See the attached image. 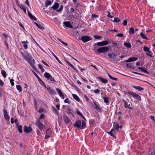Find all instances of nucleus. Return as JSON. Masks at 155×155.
Returning <instances> with one entry per match:
<instances>
[{
	"instance_id": "nucleus-1",
	"label": "nucleus",
	"mask_w": 155,
	"mask_h": 155,
	"mask_svg": "<svg viewBox=\"0 0 155 155\" xmlns=\"http://www.w3.org/2000/svg\"><path fill=\"white\" fill-rule=\"evenodd\" d=\"M74 126L78 128L82 129L86 127V122L84 120H82V123L81 120H78L76 121L74 123Z\"/></svg>"
},
{
	"instance_id": "nucleus-2",
	"label": "nucleus",
	"mask_w": 155,
	"mask_h": 155,
	"mask_svg": "<svg viewBox=\"0 0 155 155\" xmlns=\"http://www.w3.org/2000/svg\"><path fill=\"white\" fill-rule=\"evenodd\" d=\"M128 93L129 94L132 96L133 97L136 98L137 99L140 101L141 100L140 96L135 92L129 91H128Z\"/></svg>"
},
{
	"instance_id": "nucleus-3",
	"label": "nucleus",
	"mask_w": 155,
	"mask_h": 155,
	"mask_svg": "<svg viewBox=\"0 0 155 155\" xmlns=\"http://www.w3.org/2000/svg\"><path fill=\"white\" fill-rule=\"evenodd\" d=\"M35 124L41 130H42L45 128V126L39 120H38L36 121Z\"/></svg>"
},
{
	"instance_id": "nucleus-4",
	"label": "nucleus",
	"mask_w": 155,
	"mask_h": 155,
	"mask_svg": "<svg viewBox=\"0 0 155 155\" xmlns=\"http://www.w3.org/2000/svg\"><path fill=\"white\" fill-rule=\"evenodd\" d=\"M109 48L107 47H102L99 48L97 50L98 53H105L108 51Z\"/></svg>"
},
{
	"instance_id": "nucleus-5",
	"label": "nucleus",
	"mask_w": 155,
	"mask_h": 155,
	"mask_svg": "<svg viewBox=\"0 0 155 155\" xmlns=\"http://www.w3.org/2000/svg\"><path fill=\"white\" fill-rule=\"evenodd\" d=\"M118 129L112 128L109 132H107V133L110 135L112 137H114L116 138V137L114 134H116L118 131Z\"/></svg>"
},
{
	"instance_id": "nucleus-6",
	"label": "nucleus",
	"mask_w": 155,
	"mask_h": 155,
	"mask_svg": "<svg viewBox=\"0 0 155 155\" xmlns=\"http://www.w3.org/2000/svg\"><path fill=\"white\" fill-rule=\"evenodd\" d=\"M25 59L30 65L35 63V60L33 59L32 58L31 56H28V57L25 58Z\"/></svg>"
},
{
	"instance_id": "nucleus-7",
	"label": "nucleus",
	"mask_w": 155,
	"mask_h": 155,
	"mask_svg": "<svg viewBox=\"0 0 155 155\" xmlns=\"http://www.w3.org/2000/svg\"><path fill=\"white\" fill-rule=\"evenodd\" d=\"M4 116L5 120L9 122L10 120V117L8 114L7 111L5 109L3 110Z\"/></svg>"
},
{
	"instance_id": "nucleus-8",
	"label": "nucleus",
	"mask_w": 155,
	"mask_h": 155,
	"mask_svg": "<svg viewBox=\"0 0 155 155\" xmlns=\"http://www.w3.org/2000/svg\"><path fill=\"white\" fill-rule=\"evenodd\" d=\"M81 39L83 42L85 43L89 41L91 39H90V37L88 36H84L81 37Z\"/></svg>"
},
{
	"instance_id": "nucleus-9",
	"label": "nucleus",
	"mask_w": 155,
	"mask_h": 155,
	"mask_svg": "<svg viewBox=\"0 0 155 155\" xmlns=\"http://www.w3.org/2000/svg\"><path fill=\"white\" fill-rule=\"evenodd\" d=\"M32 130V129L31 126L29 125L28 127L25 126L24 127V131L26 133H29Z\"/></svg>"
},
{
	"instance_id": "nucleus-10",
	"label": "nucleus",
	"mask_w": 155,
	"mask_h": 155,
	"mask_svg": "<svg viewBox=\"0 0 155 155\" xmlns=\"http://www.w3.org/2000/svg\"><path fill=\"white\" fill-rule=\"evenodd\" d=\"M51 134L52 132L51 129H47L46 132L45 139H47L50 137Z\"/></svg>"
},
{
	"instance_id": "nucleus-11",
	"label": "nucleus",
	"mask_w": 155,
	"mask_h": 155,
	"mask_svg": "<svg viewBox=\"0 0 155 155\" xmlns=\"http://www.w3.org/2000/svg\"><path fill=\"white\" fill-rule=\"evenodd\" d=\"M109 43L107 41H104L100 42H98L96 43V45L99 46H103L108 45Z\"/></svg>"
},
{
	"instance_id": "nucleus-12",
	"label": "nucleus",
	"mask_w": 155,
	"mask_h": 155,
	"mask_svg": "<svg viewBox=\"0 0 155 155\" xmlns=\"http://www.w3.org/2000/svg\"><path fill=\"white\" fill-rule=\"evenodd\" d=\"M56 90L58 92V95L62 99H64V96L63 93L62 92L61 90L59 88H56Z\"/></svg>"
},
{
	"instance_id": "nucleus-13",
	"label": "nucleus",
	"mask_w": 155,
	"mask_h": 155,
	"mask_svg": "<svg viewBox=\"0 0 155 155\" xmlns=\"http://www.w3.org/2000/svg\"><path fill=\"white\" fill-rule=\"evenodd\" d=\"M46 88L49 91V93L50 94H55L56 92L52 88L49 86H48L47 87H46Z\"/></svg>"
},
{
	"instance_id": "nucleus-14",
	"label": "nucleus",
	"mask_w": 155,
	"mask_h": 155,
	"mask_svg": "<svg viewBox=\"0 0 155 155\" xmlns=\"http://www.w3.org/2000/svg\"><path fill=\"white\" fill-rule=\"evenodd\" d=\"M138 59V58L137 57H131L129 58L128 59L125 61V62L128 63L132 61H134L137 60Z\"/></svg>"
},
{
	"instance_id": "nucleus-15",
	"label": "nucleus",
	"mask_w": 155,
	"mask_h": 155,
	"mask_svg": "<svg viewBox=\"0 0 155 155\" xmlns=\"http://www.w3.org/2000/svg\"><path fill=\"white\" fill-rule=\"evenodd\" d=\"M122 100L124 102V107L126 108H128L130 110H132L133 109V108H132L130 107V104H128L127 102H126L124 99H122Z\"/></svg>"
},
{
	"instance_id": "nucleus-16",
	"label": "nucleus",
	"mask_w": 155,
	"mask_h": 155,
	"mask_svg": "<svg viewBox=\"0 0 155 155\" xmlns=\"http://www.w3.org/2000/svg\"><path fill=\"white\" fill-rule=\"evenodd\" d=\"M21 43L22 44L23 47H24L25 49H27L28 48V44L29 43L27 41H21Z\"/></svg>"
},
{
	"instance_id": "nucleus-17",
	"label": "nucleus",
	"mask_w": 155,
	"mask_h": 155,
	"mask_svg": "<svg viewBox=\"0 0 155 155\" xmlns=\"http://www.w3.org/2000/svg\"><path fill=\"white\" fill-rule=\"evenodd\" d=\"M63 24L67 27L71 28H73L70 21H64Z\"/></svg>"
},
{
	"instance_id": "nucleus-18",
	"label": "nucleus",
	"mask_w": 155,
	"mask_h": 155,
	"mask_svg": "<svg viewBox=\"0 0 155 155\" xmlns=\"http://www.w3.org/2000/svg\"><path fill=\"white\" fill-rule=\"evenodd\" d=\"M63 119L65 123L67 124H68L71 121L70 119L66 116H65L64 117Z\"/></svg>"
},
{
	"instance_id": "nucleus-19",
	"label": "nucleus",
	"mask_w": 155,
	"mask_h": 155,
	"mask_svg": "<svg viewBox=\"0 0 155 155\" xmlns=\"http://www.w3.org/2000/svg\"><path fill=\"white\" fill-rule=\"evenodd\" d=\"M28 14L29 18L33 20L36 21V18L33 15L31 14L29 11H28Z\"/></svg>"
},
{
	"instance_id": "nucleus-20",
	"label": "nucleus",
	"mask_w": 155,
	"mask_h": 155,
	"mask_svg": "<svg viewBox=\"0 0 155 155\" xmlns=\"http://www.w3.org/2000/svg\"><path fill=\"white\" fill-rule=\"evenodd\" d=\"M38 79L40 84L42 86L45 87V88H46V86L45 83L41 79V78H38Z\"/></svg>"
},
{
	"instance_id": "nucleus-21",
	"label": "nucleus",
	"mask_w": 155,
	"mask_h": 155,
	"mask_svg": "<svg viewBox=\"0 0 155 155\" xmlns=\"http://www.w3.org/2000/svg\"><path fill=\"white\" fill-rule=\"evenodd\" d=\"M113 128L117 129L119 130V126L117 122H115L114 123Z\"/></svg>"
},
{
	"instance_id": "nucleus-22",
	"label": "nucleus",
	"mask_w": 155,
	"mask_h": 155,
	"mask_svg": "<svg viewBox=\"0 0 155 155\" xmlns=\"http://www.w3.org/2000/svg\"><path fill=\"white\" fill-rule=\"evenodd\" d=\"M72 97L74 99L78 102L80 101V99L78 97L76 94H73Z\"/></svg>"
},
{
	"instance_id": "nucleus-23",
	"label": "nucleus",
	"mask_w": 155,
	"mask_h": 155,
	"mask_svg": "<svg viewBox=\"0 0 155 155\" xmlns=\"http://www.w3.org/2000/svg\"><path fill=\"white\" fill-rule=\"evenodd\" d=\"M59 7V4L58 3L55 2L54 5L52 7V8L54 10H56Z\"/></svg>"
},
{
	"instance_id": "nucleus-24",
	"label": "nucleus",
	"mask_w": 155,
	"mask_h": 155,
	"mask_svg": "<svg viewBox=\"0 0 155 155\" xmlns=\"http://www.w3.org/2000/svg\"><path fill=\"white\" fill-rule=\"evenodd\" d=\"M134 64L132 63H130L126 64V66L127 68L133 69L134 68L133 65Z\"/></svg>"
},
{
	"instance_id": "nucleus-25",
	"label": "nucleus",
	"mask_w": 155,
	"mask_h": 155,
	"mask_svg": "<svg viewBox=\"0 0 155 155\" xmlns=\"http://www.w3.org/2000/svg\"><path fill=\"white\" fill-rule=\"evenodd\" d=\"M133 87L139 91H141L144 90L143 88L138 86H133Z\"/></svg>"
},
{
	"instance_id": "nucleus-26",
	"label": "nucleus",
	"mask_w": 155,
	"mask_h": 155,
	"mask_svg": "<svg viewBox=\"0 0 155 155\" xmlns=\"http://www.w3.org/2000/svg\"><path fill=\"white\" fill-rule=\"evenodd\" d=\"M94 107L97 110V111H100V108L99 106L98 105H97L96 103L94 102Z\"/></svg>"
},
{
	"instance_id": "nucleus-27",
	"label": "nucleus",
	"mask_w": 155,
	"mask_h": 155,
	"mask_svg": "<svg viewBox=\"0 0 155 155\" xmlns=\"http://www.w3.org/2000/svg\"><path fill=\"white\" fill-rule=\"evenodd\" d=\"M103 99L104 100V102L106 104H108L109 103V97L105 96L103 97Z\"/></svg>"
},
{
	"instance_id": "nucleus-28",
	"label": "nucleus",
	"mask_w": 155,
	"mask_h": 155,
	"mask_svg": "<svg viewBox=\"0 0 155 155\" xmlns=\"http://www.w3.org/2000/svg\"><path fill=\"white\" fill-rule=\"evenodd\" d=\"M16 127H17L19 132L20 133H22V126L21 125H18L16 126Z\"/></svg>"
},
{
	"instance_id": "nucleus-29",
	"label": "nucleus",
	"mask_w": 155,
	"mask_h": 155,
	"mask_svg": "<svg viewBox=\"0 0 155 155\" xmlns=\"http://www.w3.org/2000/svg\"><path fill=\"white\" fill-rule=\"evenodd\" d=\"M64 60L65 62L68 64L69 65H70L72 68L74 69H75V68L74 66L71 64L70 62H69L67 59H64Z\"/></svg>"
},
{
	"instance_id": "nucleus-30",
	"label": "nucleus",
	"mask_w": 155,
	"mask_h": 155,
	"mask_svg": "<svg viewBox=\"0 0 155 155\" xmlns=\"http://www.w3.org/2000/svg\"><path fill=\"white\" fill-rule=\"evenodd\" d=\"M140 36L142 38L145 39L146 40L148 39V38L146 37L145 35L144 34H143L142 32H141V33H140Z\"/></svg>"
},
{
	"instance_id": "nucleus-31",
	"label": "nucleus",
	"mask_w": 155,
	"mask_h": 155,
	"mask_svg": "<svg viewBox=\"0 0 155 155\" xmlns=\"http://www.w3.org/2000/svg\"><path fill=\"white\" fill-rule=\"evenodd\" d=\"M100 80L103 83L106 84L107 83L108 81L105 78H99Z\"/></svg>"
},
{
	"instance_id": "nucleus-32",
	"label": "nucleus",
	"mask_w": 155,
	"mask_h": 155,
	"mask_svg": "<svg viewBox=\"0 0 155 155\" xmlns=\"http://www.w3.org/2000/svg\"><path fill=\"white\" fill-rule=\"evenodd\" d=\"M129 32L130 34H133L134 32V30L133 28H129Z\"/></svg>"
},
{
	"instance_id": "nucleus-33",
	"label": "nucleus",
	"mask_w": 155,
	"mask_h": 155,
	"mask_svg": "<svg viewBox=\"0 0 155 155\" xmlns=\"http://www.w3.org/2000/svg\"><path fill=\"white\" fill-rule=\"evenodd\" d=\"M52 111L56 115H58V113L56 108L53 106H52Z\"/></svg>"
},
{
	"instance_id": "nucleus-34",
	"label": "nucleus",
	"mask_w": 155,
	"mask_h": 155,
	"mask_svg": "<svg viewBox=\"0 0 155 155\" xmlns=\"http://www.w3.org/2000/svg\"><path fill=\"white\" fill-rule=\"evenodd\" d=\"M120 19L118 18H115L114 20L112 21L113 22L118 23L120 21Z\"/></svg>"
},
{
	"instance_id": "nucleus-35",
	"label": "nucleus",
	"mask_w": 155,
	"mask_h": 155,
	"mask_svg": "<svg viewBox=\"0 0 155 155\" xmlns=\"http://www.w3.org/2000/svg\"><path fill=\"white\" fill-rule=\"evenodd\" d=\"M51 53L55 57L57 60L59 62V63L60 64H62L61 62L58 59V58L55 55V54L52 52H51Z\"/></svg>"
},
{
	"instance_id": "nucleus-36",
	"label": "nucleus",
	"mask_w": 155,
	"mask_h": 155,
	"mask_svg": "<svg viewBox=\"0 0 155 155\" xmlns=\"http://www.w3.org/2000/svg\"><path fill=\"white\" fill-rule=\"evenodd\" d=\"M35 24L37 25V26L39 28H40V29H44V28L41 24H38L36 22H35Z\"/></svg>"
},
{
	"instance_id": "nucleus-37",
	"label": "nucleus",
	"mask_w": 155,
	"mask_h": 155,
	"mask_svg": "<svg viewBox=\"0 0 155 155\" xmlns=\"http://www.w3.org/2000/svg\"><path fill=\"white\" fill-rule=\"evenodd\" d=\"M44 76L45 78H51V74L47 72H45V73Z\"/></svg>"
},
{
	"instance_id": "nucleus-38",
	"label": "nucleus",
	"mask_w": 155,
	"mask_h": 155,
	"mask_svg": "<svg viewBox=\"0 0 155 155\" xmlns=\"http://www.w3.org/2000/svg\"><path fill=\"white\" fill-rule=\"evenodd\" d=\"M1 73L4 78H5L6 76V74L5 71L4 70H1Z\"/></svg>"
},
{
	"instance_id": "nucleus-39",
	"label": "nucleus",
	"mask_w": 155,
	"mask_h": 155,
	"mask_svg": "<svg viewBox=\"0 0 155 155\" xmlns=\"http://www.w3.org/2000/svg\"><path fill=\"white\" fill-rule=\"evenodd\" d=\"M143 49L145 51L148 52L149 53H150V52L149 51V48L146 46L143 47Z\"/></svg>"
},
{
	"instance_id": "nucleus-40",
	"label": "nucleus",
	"mask_w": 155,
	"mask_h": 155,
	"mask_svg": "<svg viewBox=\"0 0 155 155\" xmlns=\"http://www.w3.org/2000/svg\"><path fill=\"white\" fill-rule=\"evenodd\" d=\"M51 4V2L49 0H47L46 1L45 3V5L47 7L48 5H50Z\"/></svg>"
},
{
	"instance_id": "nucleus-41",
	"label": "nucleus",
	"mask_w": 155,
	"mask_h": 155,
	"mask_svg": "<svg viewBox=\"0 0 155 155\" xmlns=\"http://www.w3.org/2000/svg\"><path fill=\"white\" fill-rule=\"evenodd\" d=\"M138 68L141 70L142 71L144 72H147V70L146 69V68H142V67H139Z\"/></svg>"
},
{
	"instance_id": "nucleus-42",
	"label": "nucleus",
	"mask_w": 155,
	"mask_h": 155,
	"mask_svg": "<svg viewBox=\"0 0 155 155\" xmlns=\"http://www.w3.org/2000/svg\"><path fill=\"white\" fill-rule=\"evenodd\" d=\"M124 45L127 48H130L131 47V45L129 43H124Z\"/></svg>"
},
{
	"instance_id": "nucleus-43",
	"label": "nucleus",
	"mask_w": 155,
	"mask_h": 155,
	"mask_svg": "<svg viewBox=\"0 0 155 155\" xmlns=\"http://www.w3.org/2000/svg\"><path fill=\"white\" fill-rule=\"evenodd\" d=\"M107 55L110 58H112L113 57H116L117 56L114 53L109 54Z\"/></svg>"
},
{
	"instance_id": "nucleus-44",
	"label": "nucleus",
	"mask_w": 155,
	"mask_h": 155,
	"mask_svg": "<svg viewBox=\"0 0 155 155\" xmlns=\"http://www.w3.org/2000/svg\"><path fill=\"white\" fill-rule=\"evenodd\" d=\"M21 9H22L24 12L25 13H26V7L25 6L23 5H21Z\"/></svg>"
},
{
	"instance_id": "nucleus-45",
	"label": "nucleus",
	"mask_w": 155,
	"mask_h": 155,
	"mask_svg": "<svg viewBox=\"0 0 155 155\" xmlns=\"http://www.w3.org/2000/svg\"><path fill=\"white\" fill-rule=\"evenodd\" d=\"M77 113L80 116H81V117L84 118L85 120H86L84 117L83 116V115L78 110H77L76 111Z\"/></svg>"
},
{
	"instance_id": "nucleus-46",
	"label": "nucleus",
	"mask_w": 155,
	"mask_h": 155,
	"mask_svg": "<svg viewBox=\"0 0 155 155\" xmlns=\"http://www.w3.org/2000/svg\"><path fill=\"white\" fill-rule=\"evenodd\" d=\"M16 88L19 91H21V87L20 85H17Z\"/></svg>"
},
{
	"instance_id": "nucleus-47",
	"label": "nucleus",
	"mask_w": 155,
	"mask_h": 155,
	"mask_svg": "<svg viewBox=\"0 0 155 155\" xmlns=\"http://www.w3.org/2000/svg\"><path fill=\"white\" fill-rule=\"evenodd\" d=\"M63 6L62 5H61L59 9L57 10L56 11L57 12H61L63 9Z\"/></svg>"
},
{
	"instance_id": "nucleus-48",
	"label": "nucleus",
	"mask_w": 155,
	"mask_h": 155,
	"mask_svg": "<svg viewBox=\"0 0 155 155\" xmlns=\"http://www.w3.org/2000/svg\"><path fill=\"white\" fill-rule=\"evenodd\" d=\"M45 116L43 114H41L40 117L39 118V119L38 120H41V119L44 118Z\"/></svg>"
},
{
	"instance_id": "nucleus-49",
	"label": "nucleus",
	"mask_w": 155,
	"mask_h": 155,
	"mask_svg": "<svg viewBox=\"0 0 155 155\" xmlns=\"http://www.w3.org/2000/svg\"><path fill=\"white\" fill-rule=\"evenodd\" d=\"M94 37L96 39H100L101 38V36H98V35H94Z\"/></svg>"
},
{
	"instance_id": "nucleus-50",
	"label": "nucleus",
	"mask_w": 155,
	"mask_h": 155,
	"mask_svg": "<svg viewBox=\"0 0 155 155\" xmlns=\"http://www.w3.org/2000/svg\"><path fill=\"white\" fill-rule=\"evenodd\" d=\"M64 102L65 103H68V104H70V101H69V99L68 98H66L65 99L64 101Z\"/></svg>"
},
{
	"instance_id": "nucleus-51",
	"label": "nucleus",
	"mask_w": 155,
	"mask_h": 155,
	"mask_svg": "<svg viewBox=\"0 0 155 155\" xmlns=\"http://www.w3.org/2000/svg\"><path fill=\"white\" fill-rule=\"evenodd\" d=\"M123 24L124 26H126L127 24V21L126 20H125L123 22Z\"/></svg>"
},
{
	"instance_id": "nucleus-52",
	"label": "nucleus",
	"mask_w": 155,
	"mask_h": 155,
	"mask_svg": "<svg viewBox=\"0 0 155 155\" xmlns=\"http://www.w3.org/2000/svg\"><path fill=\"white\" fill-rule=\"evenodd\" d=\"M10 82L11 83V85L13 86L14 85V80L13 79H11L10 80Z\"/></svg>"
},
{
	"instance_id": "nucleus-53",
	"label": "nucleus",
	"mask_w": 155,
	"mask_h": 155,
	"mask_svg": "<svg viewBox=\"0 0 155 155\" xmlns=\"http://www.w3.org/2000/svg\"><path fill=\"white\" fill-rule=\"evenodd\" d=\"M14 122L15 123L16 126L19 125V123L17 119H15V120Z\"/></svg>"
},
{
	"instance_id": "nucleus-54",
	"label": "nucleus",
	"mask_w": 155,
	"mask_h": 155,
	"mask_svg": "<svg viewBox=\"0 0 155 155\" xmlns=\"http://www.w3.org/2000/svg\"><path fill=\"white\" fill-rule=\"evenodd\" d=\"M91 17L93 18H97L98 16V15L93 14L92 15Z\"/></svg>"
},
{
	"instance_id": "nucleus-55",
	"label": "nucleus",
	"mask_w": 155,
	"mask_h": 155,
	"mask_svg": "<svg viewBox=\"0 0 155 155\" xmlns=\"http://www.w3.org/2000/svg\"><path fill=\"white\" fill-rule=\"evenodd\" d=\"M34 64H31L30 65V66L31 67L35 70H36V69L35 67V66L34 65Z\"/></svg>"
},
{
	"instance_id": "nucleus-56",
	"label": "nucleus",
	"mask_w": 155,
	"mask_h": 155,
	"mask_svg": "<svg viewBox=\"0 0 155 155\" xmlns=\"http://www.w3.org/2000/svg\"><path fill=\"white\" fill-rule=\"evenodd\" d=\"M107 17L110 18H113L114 16H111L110 15V12H108V14L107 15Z\"/></svg>"
},
{
	"instance_id": "nucleus-57",
	"label": "nucleus",
	"mask_w": 155,
	"mask_h": 155,
	"mask_svg": "<svg viewBox=\"0 0 155 155\" xmlns=\"http://www.w3.org/2000/svg\"><path fill=\"white\" fill-rule=\"evenodd\" d=\"M100 92V90L98 89L95 90L94 91V92L95 93H99Z\"/></svg>"
},
{
	"instance_id": "nucleus-58",
	"label": "nucleus",
	"mask_w": 155,
	"mask_h": 155,
	"mask_svg": "<svg viewBox=\"0 0 155 155\" xmlns=\"http://www.w3.org/2000/svg\"><path fill=\"white\" fill-rule=\"evenodd\" d=\"M124 36V35L122 34H119L117 35V36L118 37H123Z\"/></svg>"
},
{
	"instance_id": "nucleus-59",
	"label": "nucleus",
	"mask_w": 155,
	"mask_h": 155,
	"mask_svg": "<svg viewBox=\"0 0 155 155\" xmlns=\"http://www.w3.org/2000/svg\"><path fill=\"white\" fill-rule=\"evenodd\" d=\"M61 42L65 46H67L68 45V44L67 43L64 42L63 41H61Z\"/></svg>"
},
{
	"instance_id": "nucleus-60",
	"label": "nucleus",
	"mask_w": 155,
	"mask_h": 155,
	"mask_svg": "<svg viewBox=\"0 0 155 155\" xmlns=\"http://www.w3.org/2000/svg\"><path fill=\"white\" fill-rule=\"evenodd\" d=\"M38 112L40 113L43 112H44L43 109L42 108L38 110Z\"/></svg>"
},
{
	"instance_id": "nucleus-61",
	"label": "nucleus",
	"mask_w": 155,
	"mask_h": 155,
	"mask_svg": "<svg viewBox=\"0 0 155 155\" xmlns=\"http://www.w3.org/2000/svg\"><path fill=\"white\" fill-rule=\"evenodd\" d=\"M113 46H117L118 45V44L116 42H114L113 43Z\"/></svg>"
},
{
	"instance_id": "nucleus-62",
	"label": "nucleus",
	"mask_w": 155,
	"mask_h": 155,
	"mask_svg": "<svg viewBox=\"0 0 155 155\" xmlns=\"http://www.w3.org/2000/svg\"><path fill=\"white\" fill-rule=\"evenodd\" d=\"M36 132L38 136H39L40 134V130H39L37 129L36 130Z\"/></svg>"
},
{
	"instance_id": "nucleus-63",
	"label": "nucleus",
	"mask_w": 155,
	"mask_h": 155,
	"mask_svg": "<svg viewBox=\"0 0 155 155\" xmlns=\"http://www.w3.org/2000/svg\"><path fill=\"white\" fill-rule=\"evenodd\" d=\"M14 118L13 117H11V123L12 124H13L14 123Z\"/></svg>"
},
{
	"instance_id": "nucleus-64",
	"label": "nucleus",
	"mask_w": 155,
	"mask_h": 155,
	"mask_svg": "<svg viewBox=\"0 0 155 155\" xmlns=\"http://www.w3.org/2000/svg\"><path fill=\"white\" fill-rule=\"evenodd\" d=\"M34 104L35 107H36V108H37V102L35 100V101L34 102Z\"/></svg>"
}]
</instances>
